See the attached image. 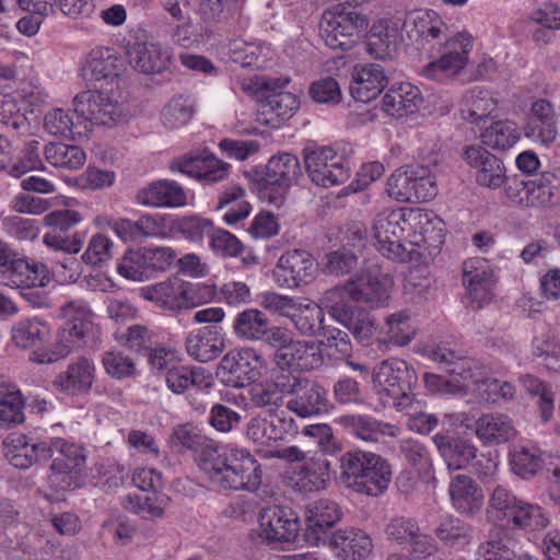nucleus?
Returning a JSON list of instances; mask_svg holds the SVG:
<instances>
[{
	"instance_id": "1",
	"label": "nucleus",
	"mask_w": 560,
	"mask_h": 560,
	"mask_svg": "<svg viewBox=\"0 0 560 560\" xmlns=\"http://www.w3.org/2000/svg\"><path fill=\"white\" fill-rule=\"evenodd\" d=\"M199 467L220 489L255 491L261 483L260 465L244 448H233L226 454L208 445L200 452Z\"/></svg>"
},
{
	"instance_id": "2",
	"label": "nucleus",
	"mask_w": 560,
	"mask_h": 560,
	"mask_svg": "<svg viewBox=\"0 0 560 560\" xmlns=\"http://www.w3.org/2000/svg\"><path fill=\"white\" fill-rule=\"evenodd\" d=\"M419 48L427 51L431 61L424 69L425 74L432 79H439L438 72L455 75L464 69L468 60V54L472 47V38L468 34L450 35V28L442 18L433 16V23L422 34Z\"/></svg>"
},
{
	"instance_id": "3",
	"label": "nucleus",
	"mask_w": 560,
	"mask_h": 560,
	"mask_svg": "<svg viewBox=\"0 0 560 560\" xmlns=\"http://www.w3.org/2000/svg\"><path fill=\"white\" fill-rule=\"evenodd\" d=\"M369 27V19L354 8L342 4L324 11L319 22V36L335 50H351Z\"/></svg>"
},
{
	"instance_id": "4",
	"label": "nucleus",
	"mask_w": 560,
	"mask_h": 560,
	"mask_svg": "<svg viewBox=\"0 0 560 560\" xmlns=\"http://www.w3.org/2000/svg\"><path fill=\"white\" fill-rule=\"evenodd\" d=\"M302 174L298 158L291 153L272 156L264 166L255 167L252 179L257 185L259 197L280 207L291 185Z\"/></svg>"
},
{
	"instance_id": "5",
	"label": "nucleus",
	"mask_w": 560,
	"mask_h": 560,
	"mask_svg": "<svg viewBox=\"0 0 560 560\" xmlns=\"http://www.w3.org/2000/svg\"><path fill=\"white\" fill-rule=\"evenodd\" d=\"M50 459L48 481L56 492L82 487L86 455L81 445L57 438L48 443Z\"/></svg>"
},
{
	"instance_id": "6",
	"label": "nucleus",
	"mask_w": 560,
	"mask_h": 560,
	"mask_svg": "<svg viewBox=\"0 0 560 560\" xmlns=\"http://www.w3.org/2000/svg\"><path fill=\"white\" fill-rule=\"evenodd\" d=\"M387 195L399 202H427L436 196L435 178L428 166L410 164L397 168L387 179Z\"/></svg>"
},
{
	"instance_id": "7",
	"label": "nucleus",
	"mask_w": 560,
	"mask_h": 560,
	"mask_svg": "<svg viewBox=\"0 0 560 560\" xmlns=\"http://www.w3.org/2000/svg\"><path fill=\"white\" fill-rule=\"evenodd\" d=\"M417 381L418 377L412 366L397 358L382 361L375 366L372 374L375 389L392 397L398 408L411 407V401H413L411 390Z\"/></svg>"
},
{
	"instance_id": "8",
	"label": "nucleus",
	"mask_w": 560,
	"mask_h": 560,
	"mask_svg": "<svg viewBox=\"0 0 560 560\" xmlns=\"http://www.w3.org/2000/svg\"><path fill=\"white\" fill-rule=\"evenodd\" d=\"M408 219L401 209L385 210L374 220L373 232L378 249L392 260L407 261L411 259L413 243L405 238Z\"/></svg>"
},
{
	"instance_id": "9",
	"label": "nucleus",
	"mask_w": 560,
	"mask_h": 560,
	"mask_svg": "<svg viewBox=\"0 0 560 560\" xmlns=\"http://www.w3.org/2000/svg\"><path fill=\"white\" fill-rule=\"evenodd\" d=\"M72 105L77 115L94 125L113 127L127 119V109L115 97L113 89L109 92L84 91L73 98Z\"/></svg>"
},
{
	"instance_id": "10",
	"label": "nucleus",
	"mask_w": 560,
	"mask_h": 560,
	"mask_svg": "<svg viewBox=\"0 0 560 560\" xmlns=\"http://www.w3.org/2000/svg\"><path fill=\"white\" fill-rule=\"evenodd\" d=\"M490 522H512L513 525H548L550 518L537 504L517 501L501 486L494 488L488 509Z\"/></svg>"
},
{
	"instance_id": "11",
	"label": "nucleus",
	"mask_w": 560,
	"mask_h": 560,
	"mask_svg": "<svg viewBox=\"0 0 560 560\" xmlns=\"http://www.w3.org/2000/svg\"><path fill=\"white\" fill-rule=\"evenodd\" d=\"M304 163L311 180L323 187L346 183L350 177L349 166L342 156L330 147L304 150Z\"/></svg>"
},
{
	"instance_id": "12",
	"label": "nucleus",
	"mask_w": 560,
	"mask_h": 560,
	"mask_svg": "<svg viewBox=\"0 0 560 560\" xmlns=\"http://www.w3.org/2000/svg\"><path fill=\"white\" fill-rule=\"evenodd\" d=\"M556 180L551 173L529 179L524 175L514 176L505 186V195L512 202L523 207L550 206L556 197Z\"/></svg>"
},
{
	"instance_id": "13",
	"label": "nucleus",
	"mask_w": 560,
	"mask_h": 560,
	"mask_svg": "<svg viewBox=\"0 0 560 560\" xmlns=\"http://www.w3.org/2000/svg\"><path fill=\"white\" fill-rule=\"evenodd\" d=\"M390 288L392 279L377 266H372L362 271L355 280L334 289H342V298L348 295L351 300L368 304L373 308L383 305L388 300Z\"/></svg>"
},
{
	"instance_id": "14",
	"label": "nucleus",
	"mask_w": 560,
	"mask_h": 560,
	"mask_svg": "<svg viewBox=\"0 0 560 560\" xmlns=\"http://www.w3.org/2000/svg\"><path fill=\"white\" fill-rule=\"evenodd\" d=\"M318 265L313 255L303 249L283 253L273 269V278L279 287L299 288L311 283L317 275Z\"/></svg>"
},
{
	"instance_id": "15",
	"label": "nucleus",
	"mask_w": 560,
	"mask_h": 560,
	"mask_svg": "<svg viewBox=\"0 0 560 560\" xmlns=\"http://www.w3.org/2000/svg\"><path fill=\"white\" fill-rule=\"evenodd\" d=\"M322 303L330 315L349 329L354 338L364 343L375 331V323L370 314L351 307L342 300V289H330L324 293Z\"/></svg>"
},
{
	"instance_id": "16",
	"label": "nucleus",
	"mask_w": 560,
	"mask_h": 560,
	"mask_svg": "<svg viewBox=\"0 0 560 560\" xmlns=\"http://www.w3.org/2000/svg\"><path fill=\"white\" fill-rule=\"evenodd\" d=\"M259 355L254 349H233L221 359L217 375L230 387H244L259 376Z\"/></svg>"
},
{
	"instance_id": "17",
	"label": "nucleus",
	"mask_w": 560,
	"mask_h": 560,
	"mask_svg": "<svg viewBox=\"0 0 560 560\" xmlns=\"http://www.w3.org/2000/svg\"><path fill=\"white\" fill-rule=\"evenodd\" d=\"M289 399L287 407L300 417L318 415L327 408L326 389L310 380L302 377L300 373L290 371Z\"/></svg>"
},
{
	"instance_id": "18",
	"label": "nucleus",
	"mask_w": 560,
	"mask_h": 560,
	"mask_svg": "<svg viewBox=\"0 0 560 560\" xmlns=\"http://www.w3.org/2000/svg\"><path fill=\"white\" fill-rule=\"evenodd\" d=\"M463 160L475 170L476 183L481 187L497 189L506 180L503 162L481 145L465 148Z\"/></svg>"
},
{
	"instance_id": "19",
	"label": "nucleus",
	"mask_w": 560,
	"mask_h": 560,
	"mask_svg": "<svg viewBox=\"0 0 560 560\" xmlns=\"http://www.w3.org/2000/svg\"><path fill=\"white\" fill-rule=\"evenodd\" d=\"M126 57L132 69L144 74L159 73L167 67V50L160 44L140 37L126 45Z\"/></svg>"
},
{
	"instance_id": "20",
	"label": "nucleus",
	"mask_w": 560,
	"mask_h": 560,
	"mask_svg": "<svg viewBox=\"0 0 560 560\" xmlns=\"http://www.w3.org/2000/svg\"><path fill=\"white\" fill-rule=\"evenodd\" d=\"M229 164L218 160L208 151L187 154L172 163V170L206 183H217L228 176Z\"/></svg>"
},
{
	"instance_id": "21",
	"label": "nucleus",
	"mask_w": 560,
	"mask_h": 560,
	"mask_svg": "<svg viewBox=\"0 0 560 560\" xmlns=\"http://www.w3.org/2000/svg\"><path fill=\"white\" fill-rule=\"evenodd\" d=\"M121 69L122 59L113 48L96 47L88 55L82 72L86 81H105L118 86Z\"/></svg>"
},
{
	"instance_id": "22",
	"label": "nucleus",
	"mask_w": 560,
	"mask_h": 560,
	"mask_svg": "<svg viewBox=\"0 0 560 560\" xmlns=\"http://www.w3.org/2000/svg\"><path fill=\"white\" fill-rule=\"evenodd\" d=\"M387 84L388 78L381 65L364 63L353 68L349 91L355 101L368 103L374 100Z\"/></svg>"
},
{
	"instance_id": "23",
	"label": "nucleus",
	"mask_w": 560,
	"mask_h": 560,
	"mask_svg": "<svg viewBox=\"0 0 560 560\" xmlns=\"http://www.w3.org/2000/svg\"><path fill=\"white\" fill-rule=\"evenodd\" d=\"M47 442L31 443L23 434H11L3 441V454L11 465L27 469L38 462H47L50 454Z\"/></svg>"
},
{
	"instance_id": "24",
	"label": "nucleus",
	"mask_w": 560,
	"mask_h": 560,
	"mask_svg": "<svg viewBox=\"0 0 560 560\" xmlns=\"http://www.w3.org/2000/svg\"><path fill=\"white\" fill-rule=\"evenodd\" d=\"M50 279V270L44 262L21 257L12 269L0 273V283L15 288H44Z\"/></svg>"
},
{
	"instance_id": "25",
	"label": "nucleus",
	"mask_w": 560,
	"mask_h": 560,
	"mask_svg": "<svg viewBox=\"0 0 560 560\" xmlns=\"http://www.w3.org/2000/svg\"><path fill=\"white\" fill-rule=\"evenodd\" d=\"M330 548L342 560H364L371 555L373 542L361 527H339L335 528Z\"/></svg>"
},
{
	"instance_id": "26",
	"label": "nucleus",
	"mask_w": 560,
	"mask_h": 560,
	"mask_svg": "<svg viewBox=\"0 0 560 560\" xmlns=\"http://www.w3.org/2000/svg\"><path fill=\"white\" fill-rule=\"evenodd\" d=\"M190 293V285L179 280L161 282L141 290L145 300L173 312L194 305Z\"/></svg>"
},
{
	"instance_id": "27",
	"label": "nucleus",
	"mask_w": 560,
	"mask_h": 560,
	"mask_svg": "<svg viewBox=\"0 0 560 560\" xmlns=\"http://www.w3.org/2000/svg\"><path fill=\"white\" fill-rule=\"evenodd\" d=\"M549 458V452L530 443L517 444L509 453L511 470L525 480L546 472Z\"/></svg>"
},
{
	"instance_id": "28",
	"label": "nucleus",
	"mask_w": 560,
	"mask_h": 560,
	"mask_svg": "<svg viewBox=\"0 0 560 560\" xmlns=\"http://www.w3.org/2000/svg\"><path fill=\"white\" fill-rule=\"evenodd\" d=\"M137 201L148 207L175 208L186 205V194L176 182L160 179L140 189Z\"/></svg>"
},
{
	"instance_id": "29",
	"label": "nucleus",
	"mask_w": 560,
	"mask_h": 560,
	"mask_svg": "<svg viewBox=\"0 0 560 560\" xmlns=\"http://www.w3.org/2000/svg\"><path fill=\"white\" fill-rule=\"evenodd\" d=\"M289 479L290 486L302 493L325 489L329 481V463L322 458L306 460L293 469Z\"/></svg>"
},
{
	"instance_id": "30",
	"label": "nucleus",
	"mask_w": 560,
	"mask_h": 560,
	"mask_svg": "<svg viewBox=\"0 0 560 560\" xmlns=\"http://www.w3.org/2000/svg\"><path fill=\"white\" fill-rule=\"evenodd\" d=\"M187 353L199 362H210L224 350L225 343L221 331L213 326L190 332L186 338Z\"/></svg>"
},
{
	"instance_id": "31",
	"label": "nucleus",
	"mask_w": 560,
	"mask_h": 560,
	"mask_svg": "<svg viewBox=\"0 0 560 560\" xmlns=\"http://www.w3.org/2000/svg\"><path fill=\"white\" fill-rule=\"evenodd\" d=\"M432 440L448 469H465L476 458L477 448L468 440L444 434H435Z\"/></svg>"
},
{
	"instance_id": "32",
	"label": "nucleus",
	"mask_w": 560,
	"mask_h": 560,
	"mask_svg": "<svg viewBox=\"0 0 560 560\" xmlns=\"http://www.w3.org/2000/svg\"><path fill=\"white\" fill-rule=\"evenodd\" d=\"M524 133L526 137L545 144L556 139L557 129L553 107L550 102L537 100L533 103Z\"/></svg>"
},
{
	"instance_id": "33",
	"label": "nucleus",
	"mask_w": 560,
	"mask_h": 560,
	"mask_svg": "<svg viewBox=\"0 0 560 560\" xmlns=\"http://www.w3.org/2000/svg\"><path fill=\"white\" fill-rule=\"evenodd\" d=\"M290 371H280L273 381L255 384L249 389V401L257 408H265L273 411L283 404L284 395L290 389Z\"/></svg>"
},
{
	"instance_id": "34",
	"label": "nucleus",
	"mask_w": 560,
	"mask_h": 560,
	"mask_svg": "<svg viewBox=\"0 0 560 560\" xmlns=\"http://www.w3.org/2000/svg\"><path fill=\"white\" fill-rule=\"evenodd\" d=\"M165 382L172 393L182 395L190 387L210 388L212 386V376L201 366L176 364L167 370Z\"/></svg>"
},
{
	"instance_id": "35",
	"label": "nucleus",
	"mask_w": 560,
	"mask_h": 560,
	"mask_svg": "<svg viewBox=\"0 0 560 560\" xmlns=\"http://www.w3.org/2000/svg\"><path fill=\"white\" fill-rule=\"evenodd\" d=\"M450 495L454 508L462 514L474 515L482 506L481 489L466 475H457L452 479Z\"/></svg>"
},
{
	"instance_id": "36",
	"label": "nucleus",
	"mask_w": 560,
	"mask_h": 560,
	"mask_svg": "<svg viewBox=\"0 0 560 560\" xmlns=\"http://www.w3.org/2000/svg\"><path fill=\"white\" fill-rule=\"evenodd\" d=\"M463 282L467 285L470 298L479 303L489 298L494 284L493 275L487 261L479 258L464 262Z\"/></svg>"
},
{
	"instance_id": "37",
	"label": "nucleus",
	"mask_w": 560,
	"mask_h": 560,
	"mask_svg": "<svg viewBox=\"0 0 560 560\" xmlns=\"http://www.w3.org/2000/svg\"><path fill=\"white\" fill-rule=\"evenodd\" d=\"M342 423L351 434L365 442H378L382 436L396 438L400 431L395 424L363 415L345 416Z\"/></svg>"
},
{
	"instance_id": "38",
	"label": "nucleus",
	"mask_w": 560,
	"mask_h": 560,
	"mask_svg": "<svg viewBox=\"0 0 560 560\" xmlns=\"http://www.w3.org/2000/svg\"><path fill=\"white\" fill-rule=\"evenodd\" d=\"M475 433L483 444L493 445L513 439L516 430L508 416L488 413L476 420Z\"/></svg>"
},
{
	"instance_id": "39",
	"label": "nucleus",
	"mask_w": 560,
	"mask_h": 560,
	"mask_svg": "<svg viewBox=\"0 0 560 560\" xmlns=\"http://www.w3.org/2000/svg\"><path fill=\"white\" fill-rule=\"evenodd\" d=\"M94 364L91 360L81 357L70 364L67 371L60 373L54 381V385L61 390L73 394L88 392L94 381Z\"/></svg>"
},
{
	"instance_id": "40",
	"label": "nucleus",
	"mask_w": 560,
	"mask_h": 560,
	"mask_svg": "<svg viewBox=\"0 0 560 560\" xmlns=\"http://www.w3.org/2000/svg\"><path fill=\"white\" fill-rule=\"evenodd\" d=\"M516 528L493 527L489 532L488 540L478 548V560H513L516 555L511 546H514V529Z\"/></svg>"
},
{
	"instance_id": "41",
	"label": "nucleus",
	"mask_w": 560,
	"mask_h": 560,
	"mask_svg": "<svg viewBox=\"0 0 560 560\" xmlns=\"http://www.w3.org/2000/svg\"><path fill=\"white\" fill-rule=\"evenodd\" d=\"M428 357L451 375L459 376L463 380L474 377L471 360L462 350H456L446 343H439L428 349Z\"/></svg>"
},
{
	"instance_id": "42",
	"label": "nucleus",
	"mask_w": 560,
	"mask_h": 560,
	"mask_svg": "<svg viewBox=\"0 0 560 560\" xmlns=\"http://www.w3.org/2000/svg\"><path fill=\"white\" fill-rule=\"evenodd\" d=\"M392 471L388 463L380 455L370 457V464L365 466L361 475L357 492L366 495H378L383 493L390 481Z\"/></svg>"
},
{
	"instance_id": "43",
	"label": "nucleus",
	"mask_w": 560,
	"mask_h": 560,
	"mask_svg": "<svg viewBox=\"0 0 560 560\" xmlns=\"http://www.w3.org/2000/svg\"><path fill=\"white\" fill-rule=\"evenodd\" d=\"M422 98L418 88L410 83H401L398 88L390 89L383 97V109L392 116L413 114Z\"/></svg>"
},
{
	"instance_id": "44",
	"label": "nucleus",
	"mask_w": 560,
	"mask_h": 560,
	"mask_svg": "<svg viewBox=\"0 0 560 560\" xmlns=\"http://www.w3.org/2000/svg\"><path fill=\"white\" fill-rule=\"evenodd\" d=\"M299 107V100L292 93H272L267 94L260 104V115L264 116L262 122L276 127L282 120H287Z\"/></svg>"
},
{
	"instance_id": "45",
	"label": "nucleus",
	"mask_w": 560,
	"mask_h": 560,
	"mask_svg": "<svg viewBox=\"0 0 560 560\" xmlns=\"http://www.w3.org/2000/svg\"><path fill=\"white\" fill-rule=\"evenodd\" d=\"M13 342L23 349L35 348L50 339L49 326L38 318H27L15 324L12 329Z\"/></svg>"
},
{
	"instance_id": "46",
	"label": "nucleus",
	"mask_w": 560,
	"mask_h": 560,
	"mask_svg": "<svg viewBox=\"0 0 560 560\" xmlns=\"http://www.w3.org/2000/svg\"><path fill=\"white\" fill-rule=\"evenodd\" d=\"M45 160L54 167L78 170L85 163L84 151L74 144L49 142L43 150Z\"/></svg>"
},
{
	"instance_id": "47",
	"label": "nucleus",
	"mask_w": 560,
	"mask_h": 560,
	"mask_svg": "<svg viewBox=\"0 0 560 560\" xmlns=\"http://www.w3.org/2000/svg\"><path fill=\"white\" fill-rule=\"evenodd\" d=\"M247 439L259 446H269L272 442L282 440L284 430L282 420L267 417H253L246 424Z\"/></svg>"
},
{
	"instance_id": "48",
	"label": "nucleus",
	"mask_w": 560,
	"mask_h": 560,
	"mask_svg": "<svg viewBox=\"0 0 560 560\" xmlns=\"http://www.w3.org/2000/svg\"><path fill=\"white\" fill-rule=\"evenodd\" d=\"M374 453L363 451H349L343 453L339 458V481L342 486L357 491L360 486V477L366 465L370 464V457Z\"/></svg>"
},
{
	"instance_id": "49",
	"label": "nucleus",
	"mask_w": 560,
	"mask_h": 560,
	"mask_svg": "<svg viewBox=\"0 0 560 560\" xmlns=\"http://www.w3.org/2000/svg\"><path fill=\"white\" fill-rule=\"evenodd\" d=\"M520 137V130L514 121L498 120L485 129L481 141L494 150L505 151L511 149Z\"/></svg>"
},
{
	"instance_id": "50",
	"label": "nucleus",
	"mask_w": 560,
	"mask_h": 560,
	"mask_svg": "<svg viewBox=\"0 0 560 560\" xmlns=\"http://www.w3.org/2000/svg\"><path fill=\"white\" fill-rule=\"evenodd\" d=\"M494 108L495 103L487 92L472 90L464 96L460 116L466 121L480 125L489 118Z\"/></svg>"
},
{
	"instance_id": "51",
	"label": "nucleus",
	"mask_w": 560,
	"mask_h": 560,
	"mask_svg": "<svg viewBox=\"0 0 560 560\" xmlns=\"http://www.w3.org/2000/svg\"><path fill=\"white\" fill-rule=\"evenodd\" d=\"M24 406L22 394L15 386L0 384V421L4 425L24 422Z\"/></svg>"
},
{
	"instance_id": "52",
	"label": "nucleus",
	"mask_w": 560,
	"mask_h": 560,
	"mask_svg": "<svg viewBox=\"0 0 560 560\" xmlns=\"http://www.w3.org/2000/svg\"><path fill=\"white\" fill-rule=\"evenodd\" d=\"M291 319L302 335L319 336L326 329L323 325L324 311L315 303L298 304Z\"/></svg>"
},
{
	"instance_id": "53",
	"label": "nucleus",
	"mask_w": 560,
	"mask_h": 560,
	"mask_svg": "<svg viewBox=\"0 0 560 560\" xmlns=\"http://www.w3.org/2000/svg\"><path fill=\"white\" fill-rule=\"evenodd\" d=\"M194 113L195 107L191 100L187 96L177 95L163 107L161 120L167 129H178L188 124Z\"/></svg>"
},
{
	"instance_id": "54",
	"label": "nucleus",
	"mask_w": 560,
	"mask_h": 560,
	"mask_svg": "<svg viewBox=\"0 0 560 560\" xmlns=\"http://www.w3.org/2000/svg\"><path fill=\"white\" fill-rule=\"evenodd\" d=\"M266 315L256 310L248 308L238 313L233 323V329L237 337L245 340H258L266 331Z\"/></svg>"
},
{
	"instance_id": "55",
	"label": "nucleus",
	"mask_w": 560,
	"mask_h": 560,
	"mask_svg": "<svg viewBox=\"0 0 560 560\" xmlns=\"http://www.w3.org/2000/svg\"><path fill=\"white\" fill-rule=\"evenodd\" d=\"M390 536L400 545H406L419 557L430 556L436 550L433 538L420 533V527L415 530L409 527H393Z\"/></svg>"
},
{
	"instance_id": "56",
	"label": "nucleus",
	"mask_w": 560,
	"mask_h": 560,
	"mask_svg": "<svg viewBox=\"0 0 560 560\" xmlns=\"http://www.w3.org/2000/svg\"><path fill=\"white\" fill-rule=\"evenodd\" d=\"M385 326L387 341L395 346L408 345L416 335V328L412 326L410 314L407 311H399L387 316Z\"/></svg>"
},
{
	"instance_id": "57",
	"label": "nucleus",
	"mask_w": 560,
	"mask_h": 560,
	"mask_svg": "<svg viewBox=\"0 0 560 560\" xmlns=\"http://www.w3.org/2000/svg\"><path fill=\"white\" fill-rule=\"evenodd\" d=\"M319 336L323 337L318 341V346H322L323 357L341 360L351 354L352 345L346 331L336 327H326Z\"/></svg>"
},
{
	"instance_id": "58",
	"label": "nucleus",
	"mask_w": 560,
	"mask_h": 560,
	"mask_svg": "<svg viewBox=\"0 0 560 560\" xmlns=\"http://www.w3.org/2000/svg\"><path fill=\"white\" fill-rule=\"evenodd\" d=\"M394 30H388L383 21L375 23L369 34L366 51L376 59H386L392 55Z\"/></svg>"
},
{
	"instance_id": "59",
	"label": "nucleus",
	"mask_w": 560,
	"mask_h": 560,
	"mask_svg": "<svg viewBox=\"0 0 560 560\" xmlns=\"http://www.w3.org/2000/svg\"><path fill=\"white\" fill-rule=\"evenodd\" d=\"M300 527H259L257 536L272 548L291 549L299 547Z\"/></svg>"
},
{
	"instance_id": "60",
	"label": "nucleus",
	"mask_w": 560,
	"mask_h": 560,
	"mask_svg": "<svg viewBox=\"0 0 560 560\" xmlns=\"http://www.w3.org/2000/svg\"><path fill=\"white\" fill-rule=\"evenodd\" d=\"M409 218L418 220L422 242L432 249H440L444 244V223L436 217L431 218L429 213H409Z\"/></svg>"
},
{
	"instance_id": "61",
	"label": "nucleus",
	"mask_w": 560,
	"mask_h": 560,
	"mask_svg": "<svg viewBox=\"0 0 560 560\" xmlns=\"http://www.w3.org/2000/svg\"><path fill=\"white\" fill-rule=\"evenodd\" d=\"M173 229L190 242H201L205 236L210 238L214 226L207 218L188 215L176 220Z\"/></svg>"
},
{
	"instance_id": "62",
	"label": "nucleus",
	"mask_w": 560,
	"mask_h": 560,
	"mask_svg": "<svg viewBox=\"0 0 560 560\" xmlns=\"http://www.w3.org/2000/svg\"><path fill=\"white\" fill-rule=\"evenodd\" d=\"M0 124L5 126L12 136H23L30 129L27 118L20 112L15 101L5 95H0Z\"/></svg>"
},
{
	"instance_id": "63",
	"label": "nucleus",
	"mask_w": 560,
	"mask_h": 560,
	"mask_svg": "<svg viewBox=\"0 0 560 560\" xmlns=\"http://www.w3.org/2000/svg\"><path fill=\"white\" fill-rule=\"evenodd\" d=\"M342 511L332 501L320 500L306 508L304 521L307 525H336L341 521Z\"/></svg>"
},
{
	"instance_id": "64",
	"label": "nucleus",
	"mask_w": 560,
	"mask_h": 560,
	"mask_svg": "<svg viewBox=\"0 0 560 560\" xmlns=\"http://www.w3.org/2000/svg\"><path fill=\"white\" fill-rule=\"evenodd\" d=\"M230 51L233 62L243 68H261L265 65L264 48L258 44L234 40Z\"/></svg>"
}]
</instances>
